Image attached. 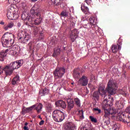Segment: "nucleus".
I'll return each mask as SVG.
<instances>
[{"label":"nucleus","mask_w":130,"mask_h":130,"mask_svg":"<svg viewBox=\"0 0 130 130\" xmlns=\"http://www.w3.org/2000/svg\"><path fill=\"white\" fill-rule=\"evenodd\" d=\"M52 4H53L54 5H56V6H60V8H61L62 9L63 8H64V6L63 5V4H62V1L61 0H51Z\"/></svg>","instance_id":"obj_19"},{"label":"nucleus","mask_w":130,"mask_h":130,"mask_svg":"<svg viewBox=\"0 0 130 130\" xmlns=\"http://www.w3.org/2000/svg\"><path fill=\"white\" fill-rule=\"evenodd\" d=\"M109 113L111 115H112V117L115 118H120L121 116H124L123 114H121V112L116 110V109H110L108 110Z\"/></svg>","instance_id":"obj_8"},{"label":"nucleus","mask_w":130,"mask_h":130,"mask_svg":"<svg viewBox=\"0 0 130 130\" xmlns=\"http://www.w3.org/2000/svg\"><path fill=\"white\" fill-rule=\"evenodd\" d=\"M78 83L82 85V86H87L88 85V83H89V79H88V77L86 76L83 75L81 78H80L78 81Z\"/></svg>","instance_id":"obj_12"},{"label":"nucleus","mask_w":130,"mask_h":130,"mask_svg":"<svg viewBox=\"0 0 130 130\" xmlns=\"http://www.w3.org/2000/svg\"><path fill=\"white\" fill-rule=\"evenodd\" d=\"M0 24H1V25H4V24H5V22H4V21H1V22H0Z\"/></svg>","instance_id":"obj_51"},{"label":"nucleus","mask_w":130,"mask_h":130,"mask_svg":"<svg viewBox=\"0 0 130 130\" xmlns=\"http://www.w3.org/2000/svg\"><path fill=\"white\" fill-rule=\"evenodd\" d=\"M113 129H114V130H119V124H114Z\"/></svg>","instance_id":"obj_40"},{"label":"nucleus","mask_w":130,"mask_h":130,"mask_svg":"<svg viewBox=\"0 0 130 130\" xmlns=\"http://www.w3.org/2000/svg\"><path fill=\"white\" fill-rule=\"evenodd\" d=\"M87 5H89L91 3V0H85V1Z\"/></svg>","instance_id":"obj_45"},{"label":"nucleus","mask_w":130,"mask_h":130,"mask_svg":"<svg viewBox=\"0 0 130 130\" xmlns=\"http://www.w3.org/2000/svg\"><path fill=\"white\" fill-rule=\"evenodd\" d=\"M79 33H80V32H79V30L77 29H75L71 31L70 38L72 42H75V40L79 37Z\"/></svg>","instance_id":"obj_11"},{"label":"nucleus","mask_w":130,"mask_h":130,"mask_svg":"<svg viewBox=\"0 0 130 130\" xmlns=\"http://www.w3.org/2000/svg\"><path fill=\"white\" fill-rule=\"evenodd\" d=\"M117 89V83L116 81L113 80H110L107 83V87L106 88L101 86L99 88V92L101 96L104 98V100H107V95L106 92H108L110 95H113L115 94V91Z\"/></svg>","instance_id":"obj_2"},{"label":"nucleus","mask_w":130,"mask_h":130,"mask_svg":"<svg viewBox=\"0 0 130 130\" xmlns=\"http://www.w3.org/2000/svg\"><path fill=\"white\" fill-rule=\"evenodd\" d=\"M23 129H24V130H29V128H28V127H27V126H24L23 127Z\"/></svg>","instance_id":"obj_48"},{"label":"nucleus","mask_w":130,"mask_h":130,"mask_svg":"<svg viewBox=\"0 0 130 130\" xmlns=\"http://www.w3.org/2000/svg\"><path fill=\"white\" fill-rule=\"evenodd\" d=\"M74 113L75 114H77L78 117H79L80 119H84V111H83V110L74 111Z\"/></svg>","instance_id":"obj_18"},{"label":"nucleus","mask_w":130,"mask_h":130,"mask_svg":"<svg viewBox=\"0 0 130 130\" xmlns=\"http://www.w3.org/2000/svg\"><path fill=\"white\" fill-rule=\"evenodd\" d=\"M125 112H126V113H127L128 115L129 121H127V122H128L129 121H130V106H128L126 108Z\"/></svg>","instance_id":"obj_34"},{"label":"nucleus","mask_w":130,"mask_h":130,"mask_svg":"<svg viewBox=\"0 0 130 130\" xmlns=\"http://www.w3.org/2000/svg\"><path fill=\"white\" fill-rule=\"evenodd\" d=\"M81 11H82V12H84V13L85 12H88L89 11V8H88V7H86V6H81Z\"/></svg>","instance_id":"obj_36"},{"label":"nucleus","mask_w":130,"mask_h":130,"mask_svg":"<svg viewBox=\"0 0 130 130\" xmlns=\"http://www.w3.org/2000/svg\"><path fill=\"white\" fill-rule=\"evenodd\" d=\"M14 12L12 9L8 8L7 10V16L9 20H13V15Z\"/></svg>","instance_id":"obj_22"},{"label":"nucleus","mask_w":130,"mask_h":130,"mask_svg":"<svg viewBox=\"0 0 130 130\" xmlns=\"http://www.w3.org/2000/svg\"><path fill=\"white\" fill-rule=\"evenodd\" d=\"M18 27H21V23L20 22H18L17 24Z\"/></svg>","instance_id":"obj_50"},{"label":"nucleus","mask_w":130,"mask_h":130,"mask_svg":"<svg viewBox=\"0 0 130 130\" xmlns=\"http://www.w3.org/2000/svg\"><path fill=\"white\" fill-rule=\"evenodd\" d=\"M26 110H27V111H32L33 109L31 108V107H30L27 108Z\"/></svg>","instance_id":"obj_44"},{"label":"nucleus","mask_w":130,"mask_h":130,"mask_svg":"<svg viewBox=\"0 0 130 130\" xmlns=\"http://www.w3.org/2000/svg\"><path fill=\"white\" fill-rule=\"evenodd\" d=\"M108 98H109H109H110V95H108Z\"/></svg>","instance_id":"obj_56"},{"label":"nucleus","mask_w":130,"mask_h":130,"mask_svg":"<svg viewBox=\"0 0 130 130\" xmlns=\"http://www.w3.org/2000/svg\"><path fill=\"white\" fill-rule=\"evenodd\" d=\"M16 62L17 63V66H18V68H20L22 66H23V63H24V60L23 59H20L16 60Z\"/></svg>","instance_id":"obj_32"},{"label":"nucleus","mask_w":130,"mask_h":130,"mask_svg":"<svg viewBox=\"0 0 130 130\" xmlns=\"http://www.w3.org/2000/svg\"><path fill=\"white\" fill-rule=\"evenodd\" d=\"M8 52H9V49L5 50H2L0 52V60L1 61H4L5 60V57L8 55Z\"/></svg>","instance_id":"obj_16"},{"label":"nucleus","mask_w":130,"mask_h":130,"mask_svg":"<svg viewBox=\"0 0 130 130\" xmlns=\"http://www.w3.org/2000/svg\"><path fill=\"white\" fill-rule=\"evenodd\" d=\"M60 16H61V17H68V16H69V12L68 11H62L60 13Z\"/></svg>","instance_id":"obj_33"},{"label":"nucleus","mask_w":130,"mask_h":130,"mask_svg":"<svg viewBox=\"0 0 130 130\" xmlns=\"http://www.w3.org/2000/svg\"><path fill=\"white\" fill-rule=\"evenodd\" d=\"M92 111L94 113H96V114H99L101 113V110L99 108H93L92 109Z\"/></svg>","instance_id":"obj_35"},{"label":"nucleus","mask_w":130,"mask_h":130,"mask_svg":"<svg viewBox=\"0 0 130 130\" xmlns=\"http://www.w3.org/2000/svg\"><path fill=\"white\" fill-rule=\"evenodd\" d=\"M4 71L5 72V67L4 68H2V66H0V75H2L3 73H4Z\"/></svg>","instance_id":"obj_43"},{"label":"nucleus","mask_w":130,"mask_h":130,"mask_svg":"<svg viewBox=\"0 0 130 130\" xmlns=\"http://www.w3.org/2000/svg\"><path fill=\"white\" fill-rule=\"evenodd\" d=\"M67 103L68 104V110H72V109L74 108V106H75V105L74 104V101L72 99H68L67 100Z\"/></svg>","instance_id":"obj_17"},{"label":"nucleus","mask_w":130,"mask_h":130,"mask_svg":"<svg viewBox=\"0 0 130 130\" xmlns=\"http://www.w3.org/2000/svg\"><path fill=\"white\" fill-rule=\"evenodd\" d=\"M43 107V105H42V104L40 103L38 104L37 107L36 108V110H37L38 113L41 112Z\"/></svg>","instance_id":"obj_30"},{"label":"nucleus","mask_w":130,"mask_h":130,"mask_svg":"<svg viewBox=\"0 0 130 130\" xmlns=\"http://www.w3.org/2000/svg\"><path fill=\"white\" fill-rule=\"evenodd\" d=\"M82 76V73H80L78 70H75L73 72V77L75 80H78Z\"/></svg>","instance_id":"obj_23"},{"label":"nucleus","mask_w":130,"mask_h":130,"mask_svg":"<svg viewBox=\"0 0 130 130\" xmlns=\"http://www.w3.org/2000/svg\"><path fill=\"white\" fill-rule=\"evenodd\" d=\"M81 21H82L83 25L84 28H85L86 29H91V28H93V27H95V25L94 24V23H96V20H95V18L93 17H91L89 18V22L87 20H83V19H81Z\"/></svg>","instance_id":"obj_6"},{"label":"nucleus","mask_w":130,"mask_h":130,"mask_svg":"<svg viewBox=\"0 0 130 130\" xmlns=\"http://www.w3.org/2000/svg\"><path fill=\"white\" fill-rule=\"evenodd\" d=\"M52 118L56 122H61L66 118V114L59 110H56L52 113Z\"/></svg>","instance_id":"obj_3"},{"label":"nucleus","mask_w":130,"mask_h":130,"mask_svg":"<svg viewBox=\"0 0 130 130\" xmlns=\"http://www.w3.org/2000/svg\"><path fill=\"white\" fill-rule=\"evenodd\" d=\"M74 102L75 104L78 106V107H81V101L79 98H76L74 99Z\"/></svg>","instance_id":"obj_31"},{"label":"nucleus","mask_w":130,"mask_h":130,"mask_svg":"<svg viewBox=\"0 0 130 130\" xmlns=\"http://www.w3.org/2000/svg\"><path fill=\"white\" fill-rule=\"evenodd\" d=\"M14 27V22H11L8 23L7 25H5L4 27V30L6 31L9 30V29H12Z\"/></svg>","instance_id":"obj_25"},{"label":"nucleus","mask_w":130,"mask_h":130,"mask_svg":"<svg viewBox=\"0 0 130 130\" xmlns=\"http://www.w3.org/2000/svg\"><path fill=\"white\" fill-rule=\"evenodd\" d=\"M55 105L56 106L58 107H61V108H63L64 109L67 108V105L66 104V102L62 100H58L55 103Z\"/></svg>","instance_id":"obj_15"},{"label":"nucleus","mask_w":130,"mask_h":130,"mask_svg":"<svg viewBox=\"0 0 130 130\" xmlns=\"http://www.w3.org/2000/svg\"><path fill=\"white\" fill-rule=\"evenodd\" d=\"M89 118H90L91 121H92V122H94V123H96L97 119H96L95 118L93 117V116H90Z\"/></svg>","instance_id":"obj_37"},{"label":"nucleus","mask_w":130,"mask_h":130,"mask_svg":"<svg viewBox=\"0 0 130 130\" xmlns=\"http://www.w3.org/2000/svg\"><path fill=\"white\" fill-rule=\"evenodd\" d=\"M44 120H41L40 123H39V124L40 125H42L43 124H44Z\"/></svg>","instance_id":"obj_46"},{"label":"nucleus","mask_w":130,"mask_h":130,"mask_svg":"<svg viewBox=\"0 0 130 130\" xmlns=\"http://www.w3.org/2000/svg\"><path fill=\"white\" fill-rule=\"evenodd\" d=\"M38 118H40V119H42V118H41V116H40V115H39L38 116Z\"/></svg>","instance_id":"obj_52"},{"label":"nucleus","mask_w":130,"mask_h":130,"mask_svg":"<svg viewBox=\"0 0 130 130\" xmlns=\"http://www.w3.org/2000/svg\"><path fill=\"white\" fill-rule=\"evenodd\" d=\"M27 125H28V123H25V126H27Z\"/></svg>","instance_id":"obj_54"},{"label":"nucleus","mask_w":130,"mask_h":130,"mask_svg":"<svg viewBox=\"0 0 130 130\" xmlns=\"http://www.w3.org/2000/svg\"><path fill=\"white\" fill-rule=\"evenodd\" d=\"M19 18V14L18 13H14L13 14L12 20H17Z\"/></svg>","instance_id":"obj_38"},{"label":"nucleus","mask_w":130,"mask_h":130,"mask_svg":"<svg viewBox=\"0 0 130 130\" xmlns=\"http://www.w3.org/2000/svg\"><path fill=\"white\" fill-rule=\"evenodd\" d=\"M92 99L95 101L99 100V92L98 91H94L92 94Z\"/></svg>","instance_id":"obj_27"},{"label":"nucleus","mask_w":130,"mask_h":130,"mask_svg":"<svg viewBox=\"0 0 130 130\" xmlns=\"http://www.w3.org/2000/svg\"><path fill=\"white\" fill-rule=\"evenodd\" d=\"M20 82V77L19 75L15 76L12 81V85H17Z\"/></svg>","instance_id":"obj_24"},{"label":"nucleus","mask_w":130,"mask_h":130,"mask_svg":"<svg viewBox=\"0 0 130 130\" xmlns=\"http://www.w3.org/2000/svg\"><path fill=\"white\" fill-rule=\"evenodd\" d=\"M31 2H37V0H30Z\"/></svg>","instance_id":"obj_55"},{"label":"nucleus","mask_w":130,"mask_h":130,"mask_svg":"<svg viewBox=\"0 0 130 130\" xmlns=\"http://www.w3.org/2000/svg\"><path fill=\"white\" fill-rule=\"evenodd\" d=\"M49 93V89L45 88L43 90V93L44 95H47V94Z\"/></svg>","instance_id":"obj_41"},{"label":"nucleus","mask_w":130,"mask_h":130,"mask_svg":"<svg viewBox=\"0 0 130 130\" xmlns=\"http://www.w3.org/2000/svg\"><path fill=\"white\" fill-rule=\"evenodd\" d=\"M122 44V40L120 39L119 38V40H118L117 46L116 45H112L111 50L113 53H116L118 51V50H120L121 49V45Z\"/></svg>","instance_id":"obj_9"},{"label":"nucleus","mask_w":130,"mask_h":130,"mask_svg":"<svg viewBox=\"0 0 130 130\" xmlns=\"http://www.w3.org/2000/svg\"><path fill=\"white\" fill-rule=\"evenodd\" d=\"M9 53L10 55H17L12 48L10 49Z\"/></svg>","instance_id":"obj_39"},{"label":"nucleus","mask_w":130,"mask_h":130,"mask_svg":"<svg viewBox=\"0 0 130 130\" xmlns=\"http://www.w3.org/2000/svg\"><path fill=\"white\" fill-rule=\"evenodd\" d=\"M111 100L112 102L111 101L106 100V99H105V100H104V101L103 102L102 107L103 109L105 110L104 117L106 118H107V117H108V116L110 115V113H109V112L108 111V107H109V106H112L113 105V103H112V102L113 101V98H112Z\"/></svg>","instance_id":"obj_5"},{"label":"nucleus","mask_w":130,"mask_h":130,"mask_svg":"<svg viewBox=\"0 0 130 130\" xmlns=\"http://www.w3.org/2000/svg\"><path fill=\"white\" fill-rule=\"evenodd\" d=\"M19 69V66L16 61L10 63L5 67V73L7 76H11L13 74L14 70Z\"/></svg>","instance_id":"obj_4"},{"label":"nucleus","mask_w":130,"mask_h":130,"mask_svg":"<svg viewBox=\"0 0 130 130\" xmlns=\"http://www.w3.org/2000/svg\"><path fill=\"white\" fill-rule=\"evenodd\" d=\"M30 12L31 15L26 17V18H24V15L22 14L21 16L22 20H26L27 22L30 23V24L32 23V24H35V25H39L41 23L42 19L40 18L41 10L38 7V5H34L31 9Z\"/></svg>","instance_id":"obj_1"},{"label":"nucleus","mask_w":130,"mask_h":130,"mask_svg":"<svg viewBox=\"0 0 130 130\" xmlns=\"http://www.w3.org/2000/svg\"><path fill=\"white\" fill-rule=\"evenodd\" d=\"M115 106L117 110H120V111H121V109L123 108V104L120 101H117L115 103Z\"/></svg>","instance_id":"obj_20"},{"label":"nucleus","mask_w":130,"mask_h":130,"mask_svg":"<svg viewBox=\"0 0 130 130\" xmlns=\"http://www.w3.org/2000/svg\"><path fill=\"white\" fill-rule=\"evenodd\" d=\"M121 94L123 95V96H126V93L124 91L121 92Z\"/></svg>","instance_id":"obj_47"},{"label":"nucleus","mask_w":130,"mask_h":130,"mask_svg":"<svg viewBox=\"0 0 130 130\" xmlns=\"http://www.w3.org/2000/svg\"><path fill=\"white\" fill-rule=\"evenodd\" d=\"M66 130H76L77 126L76 124L73 122H68L65 126Z\"/></svg>","instance_id":"obj_14"},{"label":"nucleus","mask_w":130,"mask_h":130,"mask_svg":"<svg viewBox=\"0 0 130 130\" xmlns=\"http://www.w3.org/2000/svg\"><path fill=\"white\" fill-rule=\"evenodd\" d=\"M14 35L11 32H6L3 35V38H6L10 41V45L14 44Z\"/></svg>","instance_id":"obj_10"},{"label":"nucleus","mask_w":130,"mask_h":130,"mask_svg":"<svg viewBox=\"0 0 130 130\" xmlns=\"http://www.w3.org/2000/svg\"><path fill=\"white\" fill-rule=\"evenodd\" d=\"M66 73V69L63 67H59L55 69L53 72L54 78L57 80V79H61L64 73Z\"/></svg>","instance_id":"obj_7"},{"label":"nucleus","mask_w":130,"mask_h":130,"mask_svg":"<svg viewBox=\"0 0 130 130\" xmlns=\"http://www.w3.org/2000/svg\"><path fill=\"white\" fill-rule=\"evenodd\" d=\"M13 51H14L15 53L16 54V55H18L19 53H20V47L17 45H14L11 48Z\"/></svg>","instance_id":"obj_26"},{"label":"nucleus","mask_w":130,"mask_h":130,"mask_svg":"<svg viewBox=\"0 0 130 130\" xmlns=\"http://www.w3.org/2000/svg\"><path fill=\"white\" fill-rule=\"evenodd\" d=\"M31 38V36L28 34H25L23 37H20L19 39V41H21V43L26 44L30 39Z\"/></svg>","instance_id":"obj_13"},{"label":"nucleus","mask_w":130,"mask_h":130,"mask_svg":"<svg viewBox=\"0 0 130 130\" xmlns=\"http://www.w3.org/2000/svg\"><path fill=\"white\" fill-rule=\"evenodd\" d=\"M71 85H73V86H75V82H73L71 83Z\"/></svg>","instance_id":"obj_53"},{"label":"nucleus","mask_w":130,"mask_h":130,"mask_svg":"<svg viewBox=\"0 0 130 130\" xmlns=\"http://www.w3.org/2000/svg\"><path fill=\"white\" fill-rule=\"evenodd\" d=\"M33 33L34 34H35V35H37V34H38V28L35 27Z\"/></svg>","instance_id":"obj_42"},{"label":"nucleus","mask_w":130,"mask_h":130,"mask_svg":"<svg viewBox=\"0 0 130 130\" xmlns=\"http://www.w3.org/2000/svg\"><path fill=\"white\" fill-rule=\"evenodd\" d=\"M60 54V48L55 49L54 53H53L52 56H53L54 57H56V56H57V55H59Z\"/></svg>","instance_id":"obj_28"},{"label":"nucleus","mask_w":130,"mask_h":130,"mask_svg":"<svg viewBox=\"0 0 130 130\" xmlns=\"http://www.w3.org/2000/svg\"><path fill=\"white\" fill-rule=\"evenodd\" d=\"M1 41L2 42V44L3 46H10L11 45V44L10 43V41L8 39L4 38V36H3L2 39L1 40Z\"/></svg>","instance_id":"obj_21"},{"label":"nucleus","mask_w":130,"mask_h":130,"mask_svg":"<svg viewBox=\"0 0 130 130\" xmlns=\"http://www.w3.org/2000/svg\"><path fill=\"white\" fill-rule=\"evenodd\" d=\"M53 109V106L49 103H47L46 105V110L48 111V112H51Z\"/></svg>","instance_id":"obj_29"},{"label":"nucleus","mask_w":130,"mask_h":130,"mask_svg":"<svg viewBox=\"0 0 130 130\" xmlns=\"http://www.w3.org/2000/svg\"><path fill=\"white\" fill-rule=\"evenodd\" d=\"M31 109H33V108H35V107H36V105H34L32 106H31Z\"/></svg>","instance_id":"obj_49"}]
</instances>
